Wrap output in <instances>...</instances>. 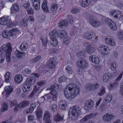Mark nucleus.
Returning a JSON list of instances; mask_svg holds the SVG:
<instances>
[{
  "label": "nucleus",
  "mask_w": 123,
  "mask_h": 123,
  "mask_svg": "<svg viewBox=\"0 0 123 123\" xmlns=\"http://www.w3.org/2000/svg\"><path fill=\"white\" fill-rule=\"evenodd\" d=\"M86 87L88 90H93V88H92V83H90L86 85Z\"/></svg>",
  "instance_id": "obj_52"
},
{
  "label": "nucleus",
  "mask_w": 123,
  "mask_h": 123,
  "mask_svg": "<svg viewBox=\"0 0 123 123\" xmlns=\"http://www.w3.org/2000/svg\"><path fill=\"white\" fill-rule=\"evenodd\" d=\"M40 87H37L36 86H34V89L33 91L32 92L29 96V97L30 98L33 97L34 95L35 94L36 92L40 90Z\"/></svg>",
  "instance_id": "obj_30"
},
{
  "label": "nucleus",
  "mask_w": 123,
  "mask_h": 123,
  "mask_svg": "<svg viewBox=\"0 0 123 123\" xmlns=\"http://www.w3.org/2000/svg\"><path fill=\"white\" fill-rule=\"evenodd\" d=\"M27 20H22L21 21L20 25L22 26H26L27 25Z\"/></svg>",
  "instance_id": "obj_50"
},
{
  "label": "nucleus",
  "mask_w": 123,
  "mask_h": 123,
  "mask_svg": "<svg viewBox=\"0 0 123 123\" xmlns=\"http://www.w3.org/2000/svg\"><path fill=\"white\" fill-rule=\"evenodd\" d=\"M28 47V44L27 43L23 42L22 43L20 48L22 51H24L27 49Z\"/></svg>",
  "instance_id": "obj_27"
},
{
  "label": "nucleus",
  "mask_w": 123,
  "mask_h": 123,
  "mask_svg": "<svg viewBox=\"0 0 123 123\" xmlns=\"http://www.w3.org/2000/svg\"><path fill=\"white\" fill-rule=\"evenodd\" d=\"M112 96L110 94L106 96L104 100L105 103H107L111 102L112 100Z\"/></svg>",
  "instance_id": "obj_41"
},
{
  "label": "nucleus",
  "mask_w": 123,
  "mask_h": 123,
  "mask_svg": "<svg viewBox=\"0 0 123 123\" xmlns=\"http://www.w3.org/2000/svg\"><path fill=\"white\" fill-rule=\"evenodd\" d=\"M67 20L71 24L73 22V17L72 15H68Z\"/></svg>",
  "instance_id": "obj_59"
},
{
  "label": "nucleus",
  "mask_w": 123,
  "mask_h": 123,
  "mask_svg": "<svg viewBox=\"0 0 123 123\" xmlns=\"http://www.w3.org/2000/svg\"><path fill=\"white\" fill-rule=\"evenodd\" d=\"M42 109L38 107L36 111V114L37 117L38 118V120H39L42 117Z\"/></svg>",
  "instance_id": "obj_19"
},
{
  "label": "nucleus",
  "mask_w": 123,
  "mask_h": 123,
  "mask_svg": "<svg viewBox=\"0 0 123 123\" xmlns=\"http://www.w3.org/2000/svg\"><path fill=\"white\" fill-rule=\"evenodd\" d=\"M80 90L75 84L68 85L64 90V95L67 98L70 99L75 98L80 93Z\"/></svg>",
  "instance_id": "obj_1"
},
{
  "label": "nucleus",
  "mask_w": 123,
  "mask_h": 123,
  "mask_svg": "<svg viewBox=\"0 0 123 123\" xmlns=\"http://www.w3.org/2000/svg\"><path fill=\"white\" fill-rule=\"evenodd\" d=\"M77 66L82 68H85L88 66V64L86 60L84 59L79 60L77 63Z\"/></svg>",
  "instance_id": "obj_9"
},
{
  "label": "nucleus",
  "mask_w": 123,
  "mask_h": 123,
  "mask_svg": "<svg viewBox=\"0 0 123 123\" xmlns=\"http://www.w3.org/2000/svg\"><path fill=\"white\" fill-rule=\"evenodd\" d=\"M41 40L42 41V42L44 45L46 47V44L47 43V38L46 37L45 39L43 37H42L41 38Z\"/></svg>",
  "instance_id": "obj_58"
},
{
  "label": "nucleus",
  "mask_w": 123,
  "mask_h": 123,
  "mask_svg": "<svg viewBox=\"0 0 123 123\" xmlns=\"http://www.w3.org/2000/svg\"><path fill=\"white\" fill-rule=\"evenodd\" d=\"M89 21L90 24L95 27H98L100 24L99 21L95 20L93 16H91L90 17Z\"/></svg>",
  "instance_id": "obj_8"
},
{
  "label": "nucleus",
  "mask_w": 123,
  "mask_h": 123,
  "mask_svg": "<svg viewBox=\"0 0 123 123\" xmlns=\"http://www.w3.org/2000/svg\"><path fill=\"white\" fill-rule=\"evenodd\" d=\"M90 2V0H82L81 5L83 7H86L89 5Z\"/></svg>",
  "instance_id": "obj_28"
},
{
  "label": "nucleus",
  "mask_w": 123,
  "mask_h": 123,
  "mask_svg": "<svg viewBox=\"0 0 123 123\" xmlns=\"http://www.w3.org/2000/svg\"><path fill=\"white\" fill-rule=\"evenodd\" d=\"M98 49L99 52L103 55L107 54L110 51L109 48L107 46L101 45L99 46Z\"/></svg>",
  "instance_id": "obj_7"
},
{
  "label": "nucleus",
  "mask_w": 123,
  "mask_h": 123,
  "mask_svg": "<svg viewBox=\"0 0 123 123\" xmlns=\"http://www.w3.org/2000/svg\"><path fill=\"white\" fill-rule=\"evenodd\" d=\"M50 43L53 46H57L58 44V42L57 40L55 37L50 38Z\"/></svg>",
  "instance_id": "obj_34"
},
{
  "label": "nucleus",
  "mask_w": 123,
  "mask_h": 123,
  "mask_svg": "<svg viewBox=\"0 0 123 123\" xmlns=\"http://www.w3.org/2000/svg\"><path fill=\"white\" fill-rule=\"evenodd\" d=\"M71 11V12L73 13H76L79 12V9L77 8H75L73 9Z\"/></svg>",
  "instance_id": "obj_63"
},
{
  "label": "nucleus",
  "mask_w": 123,
  "mask_h": 123,
  "mask_svg": "<svg viewBox=\"0 0 123 123\" xmlns=\"http://www.w3.org/2000/svg\"><path fill=\"white\" fill-rule=\"evenodd\" d=\"M23 80L22 76L20 75H16L15 77V82L17 83H20Z\"/></svg>",
  "instance_id": "obj_29"
},
{
  "label": "nucleus",
  "mask_w": 123,
  "mask_h": 123,
  "mask_svg": "<svg viewBox=\"0 0 123 123\" xmlns=\"http://www.w3.org/2000/svg\"><path fill=\"white\" fill-rule=\"evenodd\" d=\"M118 38L121 40H123V31H120L118 36Z\"/></svg>",
  "instance_id": "obj_64"
},
{
  "label": "nucleus",
  "mask_w": 123,
  "mask_h": 123,
  "mask_svg": "<svg viewBox=\"0 0 123 123\" xmlns=\"http://www.w3.org/2000/svg\"><path fill=\"white\" fill-rule=\"evenodd\" d=\"M57 5L56 4H54L53 5L51 8V10L52 11H55L58 8Z\"/></svg>",
  "instance_id": "obj_57"
},
{
  "label": "nucleus",
  "mask_w": 123,
  "mask_h": 123,
  "mask_svg": "<svg viewBox=\"0 0 123 123\" xmlns=\"http://www.w3.org/2000/svg\"><path fill=\"white\" fill-rule=\"evenodd\" d=\"M68 23H67L66 21L63 20L61 21L59 24V26L60 27H61L65 26H68Z\"/></svg>",
  "instance_id": "obj_40"
},
{
  "label": "nucleus",
  "mask_w": 123,
  "mask_h": 123,
  "mask_svg": "<svg viewBox=\"0 0 123 123\" xmlns=\"http://www.w3.org/2000/svg\"><path fill=\"white\" fill-rule=\"evenodd\" d=\"M115 116L112 114H110L108 113L104 115L103 117V120L106 122H110L114 118Z\"/></svg>",
  "instance_id": "obj_10"
},
{
  "label": "nucleus",
  "mask_w": 123,
  "mask_h": 123,
  "mask_svg": "<svg viewBox=\"0 0 123 123\" xmlns=\"http://www.w3.org/2000/svg\"><path fill=\"white\" fill-rule=\"evenodd\" d=\"M116 25V23L113 22L109 26L111 30L115 31H116L117 28V27Z\"/></svg>",
  "instance_id": "obj_38"
},
{
  "label": "nucleus",
  "mask_w": 123,
  "mask_h": 123,
  "mask_svg": "<svg viewBox=\"0 0 123 123\" xmlns=\"http://www.w3.org/2000/svg\"><path fill=\"white\" fill-rule=\"evenodd\" d=\"M8 105L5 102L3 104L2 107L1 108L0 111L1 112H3L8 110Z\"/></svg>",
  "instance_id": "obj_43"
},
{
  "label": "nucleus",
  "mask_w": 123,
  "mask_h": 123,
  "mask_svg": "<svg viewBox=\"0 0 123 123\" xmlns=\"http://www.w3.org/2000/svg\"><path fill=\"white\" fill-rule=\"evenodd\" d=\"M10 73L9 72H7L5 75V81L6 83H8L10 78Z\"/></svg>",
  "instance_id": "obj_48"
},
{
  "label": "nucleus",
  "mask_w": 123,
  "mask_h": 123,
  "mask_svg": "<svg viewBox=\"0 0 123 123\" xmlns=\"http://www.w3.org/2000/svg\"><path fill=\"white\" fill-rule=\"evenodd\" d=\"M95 33L93 31L86 32L84 34L83 38L87 40H92L93 38L95 37Z\"/></svg>",
  "instance_id": "obj_6"
},
{
  "label": "nucleus",
  "mask_w": 123,
  "mask_h": 123,
  "mask_svg": "<svg viewBox=\"0 0 123 123\" xmlns=\"http://www.w3.org/2000/svg\"><path fill=\"white\" fill-rule=\"evenodd\" d=\"M9 103L10 104L11 106H16L17 102L16 100H13L9 101Z\"/></svg>",
  "instance_id": "obj_51"
},
{
  "label": "nucleus",
  "mask_w": 123,
  "mask_h": 123,
  "mask_svg": "<svg viewBox=\"0 0 123 123\" xmlns=\"http://www.w3.org/2000/svg\"><path fill=\"white\" fill-rule=\"evenodd\" d=\"M41 57L40 56H38L33 59V63H36L38 62L41 59Z\"/></svg>",
  "instance_id": "obj_55"
},
{
  "label": "nucleus",
  "mask_w": 123,
  "mask_h": 123,
  "mask_svg": "<svg viewBox=\"0 0 123 123\" xmlns=\"http://www.w3.org/2000/svg\"><path fill=\"white\" fill-rule=\"evenodd\" d=\"M13 9L14 11L16 12H17L19 11V6L17 4H15L13 6Z\"/></svg>",
  "instance_id": "obj_53"
},
{
  "label": "nucleus",
  "mask_w": 123,
  "mask_h": 123,
  "mask_svg": "<svg viewBox=\"0 0 123 123\" xmlns=\"http://www.w3.org/2000/svg\"><path fill=\"white\" fill-rule=\"evenodd\" d=\"M110 15L115 18H118V16L116 15V10L115 11H111L109 12Z\"/></svg>",
  "instance_id": "obj_42"
},
{
  "label": "nucleus",
  "mask_w": 123,
  "mask_h": 123,
  "mask_svg": "<svg viewBox=\"0 0 123 123\" xmlns=\"http://www.w3.org/2000/svg\"><path fill=\"white\" fill-rule=\"evenodd\" d=\"M40 0H32L34 8L36 10L40 8Z\"/></svg>",
  "instance_id": "obj_16"
},
{
  "label": "nucleus",
  "mask_w": 123,
  "mask_h": 123,
  "mask_svg": "<svg viewBox=\"0 0 123 123\" xmlns=\"http://www.w3.org/2000/svg\"><path fill=\"white\" fill-rule=\"evenodd\" d=\"M50 114L48 111H46L44 113L43 117V119H50Z\"/></svg>",
  "instance_id": "obj_39"
},
{
  "label": "nucleus",
  "mask_w": 123,
  "mask_h": 123,
  "mask_svg": "<svg viewBox=\"0 0 123 123\" xmlns=\"http://www.w3.org/2000/svg\"><path fill=\"white\" fill-rule=\"evenodd\" d=\"M47 0H45L43 1L42 5V7L43 10L44 12H48V9L47 6Z\"/></svg>",
  "instance_id": "obj_24"
},
{
  "label": "nucleus",
  "mask_w": 123,
  "mask_h": 123,
  "mask_svg": "<svg viewBox=\"0 0 123 123\" xmlns=\"http://www.w3.org/2000/svg\"><path fill=\"white\" fill-rule=\"evenodd\" d=\"M105 92V88L104 87H101L100 92L98 93V94L99 96H101L103 95Z\"/></svg>",
  "instance_id": "obj_47"
},
{
  "label": "nucleus",
  "mask_w": 123,
  "mask_h": 123,
  "mask_svg": "<svg viewBox=\"0 0 123 123\" xmlns=\"http://www.w3.org/2000/svg\"><path fill=\"white\" fill-rule=\"evenodd\" d=\"M29 104L30 102L29 101L25 100L19 103V106L20 108H23L29 105Z\"/></svg>",
  "instance_id": "obj_26"
},
{
  "label": "nucleus",
  "mask_w": 123,
  "mask_h": 123,
  "mask_svg": "<svg viewBox=\"0 0 123 123\" xmlns=\"http://www.w3.org/2000/svg\"><path fill=\"white\" fill-rule=\"evenodd\" d=\"M55 60L53 58H50L48 60L47 62V66L49 68H54L55 66Z\"/></svg>",
  "instance_id": "obj_12"
},
{
  "label": "nucleus",
  "mask_w": 123,
  "mask_h": 123,
  "mask_svg": "<svg viewBox=\"0 0 123 123\" xmlns=\"http://www.w3.org/2000/svg\"><path fill=\"white\" fill-rule=\"evenodd\" d=\"M92 88H93V90L98 88L99 86L98 84L97 83H95L94 84H92Z\"/></svg>",
  "instance_id": "obj_62"
},
{
  "label": "nucleus",
  "mask_w": 123,
  "mask_h": 123,
  "mask_svg": "<svg viewBox=\"0 0 123 123\" xmlns=\"http://www.w3.org/2000/svg\"><path fill=\"white\" fill-rule=\"evenodd\" d=\"M105 23L109 26L114 22L111 19L109 18H106L105 19Z\"/></svg>",
  "instance_id": "obj_45"
},
{
  "label": "nucleus",
  "mask_w": 123,
  "mask_h": 123,
  "mask_svg": "<svg viewBox=\"0 0 123 123\" xmlns=\"http://www.w3.org/2000/svg\"><path fill=\"white\" fill-rule=\"evenodd\" d=\"M67 78L66 77L63 76L61 77L59 79L58 81L59 83H61L62 82L67 81Z\"/></svg>",
  "instance_id": "obj_46"
},
{
  "label": "nucleus",
  "mask_w": 123,
  "mask_h": 123,
  "mask_svg": "<svg viewBox=\"0 0 123 123\" xmlns=\"http://www.w3.org/2000/svg\"><path fill=\"white\" fill-rule=\"evenodd\" d=\"M94 104V102L91 99L88 100L85 102L84 108L85 109H86V107L90 108L93 106Z\"/></svg>",
  "instance_id": "obj_13"
},
{
  "label": "nucleus",
  "mask_w": 123,
  "mask_h": 123,
  "mask_svg": "<svg viewBox=\"0 0 123 123\" xmlns=\"http://www.w3.org/2000/svg\"><path fill=\"white\" fill-rule=\"evenodd\" d=\"M89 59L90 61L96 64H98L99 62L98 58L95 55H92L90 56Z\"/></svg>",
  "instance_id": "obj_14"
},
{
  "label": "nucleus",
  "mask_w": 123,
  "mask_h": 123,
  "mask_svg": "<svg viewBox=\"0 0 123 123\" xmlns=\"http://www.w3.org/2000/svg\"><path fill=\"white\" fill-rule=\"evenodd\" d=\"M36 79L34 77L31 76L27 79L25 83L30 84L31 86V84L33 85L36 81Z\"/></svg>",
  "instance_id": "obj_15"
},
{
  "label": "nucleus",
  "mask_w": 123,
  "mask_h": 123,
  "mask_svg": "<svg viewBox=\"0 0 123 123\" xmlns=\"http://www.w3.org/2000/svg\"><path fill=\"white\" fill-rule=\"evenodd\" d=\"M111 77V75L109 73L105 74L103 76V79L104 81L105 82H106L109 80Z\"/></svg>",
  "instance_id": "obj_33"
},
{
  "label": "nucleus",
  "mask_w": 123,
  "mask_h": 123,
  "mask_svg": "<svg viewBox=\"0 0 123 123\" xmlns=\"http://www.w3.org/2000/svg\"><path fill=\"white\" fill-rule=\"evenodd\" d=\"M105 41L106 44L108 45H111L113 46H114L116 45L115 43L112 40L111 38L109 37H108L105 39Z\"/></svg>",
  "instance_id": "obj_18"
},
{
  "label": "nucleus",
  "mask_w": 123,
  "mask_h": 123,
  "mask_svg": "<svg viewBox=\"0 0 123 123\" xmlns=\"http://www.w3.org/2000/svg\"><path fill=\"white\" fill-rule=\"evenodd\" d=\"M9 31H4L2 33V35L3 37L9 38L10 37Z\"/></svg>",
  "instance_id": "obj_32"
},
{
  "label": "nucleus",
  "mask_w": 123,
  "mask_h": 123,
  "mask_svg": "<svg viewBox=\"0 0 123 123\" xmlns=\"http://www.w3.org/2000/svg\"><path fill=\"white\" fill-rule=\"evenodd\" d=\"M116 63L115 62H113L111 64V69L113 70H115L116 69Z\"/></svg>",
  "instance_id": "obj_61"
},
{
  "label": "nucleus",
  "mask_w": 123,
  "mask_h": 123,
  "mask_svg": "<svg viewBox=\"0 0 123 123\" xmlns=\"http://www.w3.org/2000/svg\"><path fill=\"white\" fill-rule=\"evenodd\" d=\"M58 35L61 38H64L67 36L66 31L63 30H61L58 33Z\"/></svg>",
  "instance_id": "obj_22"
},
{
  "label": "nucleus",
  "mask_w": 123,
  "mask_h": 123,
  "mask_svg": "<svg viewBox=\"0 0 123 123\" xmlns=\"http://www.w3.org/2000/svg\"><path fill=\"white\" fill-rule=\"evenodd\" d=\"M58 35V33L55 30H53L49 33V36L50 38L55 37Z\"/></svg>",
  "instance_id": "obj_36"
},
{
  "label": "nucleus",
  "mask_w": 123,
  "mask_h": 123,
  "mask_svg": "<svg viewBox=\"0 0 123 123\" xmlns=\"http://www.w3.org/2000/svg\"><path fill=\"white\" fill-rule=\"evenodd\" d=\"M36 102H34L31 105L29 109V111L31 113L32 112L36 107Z\"/></svg>",
  "instance_id": "obj_37"
},
{
  "label": "nucleus",
  "mask_w": 123,
  "mask_h": 123,
  "mask_svg": "<svg viewBox=\"0 0 123 123\" xmlns=\"http://www.w3.org/2000/svg\"><path fill=\"white\" fill-rule=\"evenodd\" d=\"M27 12L28 14H33L34 12V10L32 8H30L28 9Z\"/></svg>",
  "instance_id": "obj_60"
},
{
  "label": "nucleus",
  "mask_w": 123,
  "mask_h": 123,
  "mask_svg": "<svg viewBox=\"0 0 123 123\" xmlns=\"http://www.w3.org/2000/svg\"><path fill=\"white\" fill-rule=\"evenodd\" d=\"M69 110V115L71 114L72 115L74 116H79L81 113L80 108L78 106H75L73 107Z\"/></svg>",
  "instance_id": "obj_2"
},
{
  "label": "nucleus",
  "mask_w": 123,
  "mask_h": 123,
  "mask_svg": "<svg viewBox=\"0 0 123 123\" xmlns=\"http://www.w3.org/2000/svg\"><path fill=\"white\" fill-rule=\"evenodd\" d=\"M10 20L9 19H6L4 17H2L0 18V24L3 25H5L9 23Z\"/></svg>",
  "instance_id": "obj_23"
},
{
  "label": "nucleus",
  "mask_w": 123,
  "mask_h": 123,
  "mask_svg": "<svg viewBox=\"0 0 123 123\" xmlns=\"http://www.w3.org/2000/svg\"><path fill=\"white\" fill-rule=\"evenodd\" d=\"M31 86L30 84L25 83V84L23 85L22 87L23 90L25 92L31 90Z\"/></svg>",
  "instance_id": "obj_17"
},
{
  "label": "nucleus",
  "mask_w": 123,
  "mask_h": 123,
  "mask_svg": "<svg viewBox=\"0 0 123 123\" xmlns=\"http://www.w3.org/2000/svg\"><path fill=\"white\" fill-rule=\"evenodd\" d=\"M5 92H6V95L8 96L11 94L13 91V88L10 86H8L4 88Z\"/></svg>",
  "instance_id": "obj_21"
},
{
  "label": "nucleus",
  "mask_w": 123,
  "mask_h": 123,
  "mask_svg": "<svg viewBox=\"0 0 123 123\" xmlns=\"http://www.w3.org/2000/svg\"><path fill=\"white\" fill-rule=\"evenodd\" d=\"M116 15L118 16V17H119V18H122V17H123V15L121 16L122 13L119 10H116Z\"/></svg>",
  "instance_id": "obj_54"
},
{
  "label": "nucleus",
  "mask_w": 123,
  "mask_h": 123,
  "mask_svg": "<svg viewBox=\"0 0 123 123\" xmlns=\"http://www.w3.org/2000/svg\"><path fill=\"white\" fill-rule=\"evenodd\" d=\"M50 108L52 112H54L56 111L57 106L55 104H52L51 105Z\"/></svg>",
  "instance_id": "obj_49"
},
{
  "label": "nucleus",
  "mask_w": 123,
  "mask_h": 123,
  "mask_svg": "<svg viewBox=\"0 0 123 123\" xmlns=\"http://www.w3.org/2000/svg\"><path fill=\"white\" fill-rule=\"evenodd\" d=\"M86 48L87 52L89 54H92L95 51V49L89 44H87Z\"/></svg>",
  "instance_id": "obj_20"
},
{
  "label": "nucleus",
  "mask_w": 123,
  "mask_h": 123,
  "mask_svg": "<svg viewBox=\"0 0 123 123\" xmlns=\"http://www.w3.org/2000/svg\"><path fill=\"white\" fill-rule=\"evenodd\" d=\"M40 87H37L36 86H34V89L33 91L32 92L29 96V97L30 98L33 97L34 95L35 94L36 92L40 90Z\"/></svg>",
  "instance_id": "obj_31"
},
{
  "label": "nucleus",
  "mask_w": 123,
  "mask_h": 123,
  "mask_svg": "<svg viewBox=\"0 0 123 123\" xmlns=\"http://www.w3.org/2000/svg\"><path fill=\"white\" fill-rule=\"evenodd\" d=\"M6 45L7 46V48L6 50L5 54L6 56V60L7 62H9L11 60V53L12 50V45L10 43H8Z\"/></svg>",
  "instance_id": "obj_3"
},
{
  "label": "nucleus",
  "mask_w": 123,
  "mask_h": 123,
  "mask_svg": "<svg viewBox=\"0 0 123 123\" xmlns=\"http://www.w3.org/2000/svg\"><path fill=\"white\" fill-rule=\"evenodd\" d=\"M63 119V116L62 115H59L58 113L54 117V119L56 122L62 121Z\"/></svg>",
  "instance_id": "obj_25"
},
{
  "label": "nucleus",
  "mask_w": 123,
  "mask_h": 123,
  "mask_svg": "<svg viewBox=\"0 0 123 123\" xmlns=\"http://www.w3.org/2000/svg\"><path fill=\"white\" fill-rule=\"evenodd\" d=\"M15 54L17 57L19 59L22 57L23 55H25V53L20 52L18 50H16L15 52Z\"/></svg>",
  "instance_id": "obj_35"
},
{
  "label": "nucleus",
  "mask_w": 123,
  "mask_h": 123,
  "mask_svg": "<svg viewBox=\"0 0 123 123\" xmlns=\"http://www.w3.org/2000/svg\"><path fill=\"white\" fill-rule=\"evenodd\" d=\"M70 40V38L68 37L67 36L65 37L63 40L64 44L66 45L68 44L69 43Z\"/></svg>",
  "instance_id": "obj_44"
},
{
  "label": "nucleus",
  "mask_w": 123,
  "mask_h": 123,
  "mask_svg": "<svg viewBox=\"0 0 123 123\" xmlns=\"http://www.w3.org/2000/svg\"><path fill=\"white\" fill-rule=\"evenodd\" d=\"M10 36L15 37L18 38L20 36H19V33L18 32V30L17 29H13L10 31Z\"/></svg>",
  "instance_id": "obj_11"
},
{
  "label": "nucleus",
  "mask_w": 123,
  "mask_h": 123,
  "mask_svg": "<svg viewBox=\"0 0 123 123\" xmlns=\"http://www.w3.org/2000/svg\"><path fill=\"white\" fill-rule=\"evenodd\" d=\"M7 47L6 44H4L0 48V63H3L5 60V57L3 54Z\"/></svg>",
  "instance_id": "obj_5"
},
{
  "label": "nucleus",
  "mask_w": 123,
  "mask_h": 123,
  "mask_svg": "<svg viewBox=\"0 0 123 123\" xmlns=\"http://www.w3.org/2000/svg\"><path fill=\"white\" fill-rule=\"evenodd\" d=\"M98 115L97 112L92 113L91 114L88 115L84 117L80 121L81 123H84L88 120L94 118Z\"/></svg>",
  "instance_id": "obj_4"
},
{
  "label": "nucleus",
  "mask_w": 123,
  "mask_h": 123,
  "mask_svg": "<svg viewBox=\"0 0 123 123\" xmlns=\"http://www.w3.org/2000/svg\"><path fill=\"white\" fill-rule=\"evenodd\" d=\"M66 69L67 72L70 74H71L73 73V71L72 70L71 67L69 66H68L66 67Z\"/></svg>",
  "instance_id": "obj_56"
}]
</instances>
